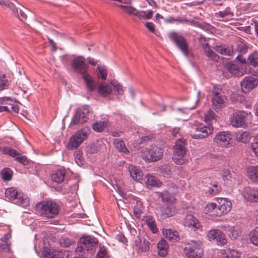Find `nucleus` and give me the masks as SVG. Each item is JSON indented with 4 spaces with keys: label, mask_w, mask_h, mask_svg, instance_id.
Here are the masks:
<instances>
[{
    "label": "nucleus",
    "mask_w": 258,
    "mask_h": 258,
    "mask_svg": "<svg viewBox=\"0 0 258 258\" xmlns=\"http://www.w3.org/2000/svg\"><path fill=\"white\" fill-rule=\"evenodd\" d=\"M96 86V85H95ZM111 84H108L105 82L101 81L99 83L98 86L95 87V90L97 89V92L102 96H106L112 92Z\"/></svg>",
    "instance_id": "5701e85b"
},
{
    "label": "nucleus",
    "mask_w": 258,
    "mask_h": 258,
    "mask_svg": "<svg viewBox=\"0 0 258 258\" xmlns=\"http://www.w3.org/2000/svg\"><path fill=\"white\" fill-rule=\"evenodd\" d=\"M66 172L63 170H59L55 171L51 175V179L54 182L59 184L61 183L64 178Z\"/></svg>",
    "instance_id": "2f4dec72"
},
{
    "label": "nucleus",
    "mask_w": 258,
    "mask_h": 258,
    "mask_svg": "<svg viewBox=\"0 0 258 258\" xmlns=\"http://www.w3.org/2000/svg\"><path fill=\"white\" fill-rule=\"evenodd\" d=\"M2 178L5 181H10L12 177V171L9 168L3 169L1 172Z\"/></svg>",
    "instance_id": "79ce46f5"
},
{
    "label": "nucleus",
    "mask_w": 258,
    "mask_h": 258,
    "mask_svg": "<svg viewBox=\"0 0 258 258\" xmlns=\"http://www.w3.org/2000/svg\"><path fill=\"white\" fill-rule=\"evenodd\" d=\"M225 97L221 93H214L212 98V106L214 109L218 111L225 106Z\"/></svg>",
    "instance_id": "dca6fc26"
},
{
    "label": "nucleus",
    "mask_w": 258,
    "mask_h": 258,
    "mask_svg": "<svg viewBox=\"0 0 258 258\" xmlns=\"http://www.w3.org/2000/svg\"><path fill=\"white\" fill-rule=\"evenodd\" d=\"M224 68L231 75L237 77L242 76L247 72L245 66L234 63L231 61L226 63Z\"/></svg>",
    "instance_id": "ddd939ff"
},
{
    "label": "nucleus",
    "mask_w": 258,
    "mask_h": 258,
    "mask_svg": "<svg viewBox=\"0 0 258 258\" xmlns=\"http://www.w3.org/2000/svg\"><path fill=\"white\" fill-rule=\"evenodd\" d=\"M11 243H0V252H12L11 246Z\"/></svg>",
    "instance_id": "603ef678"
},
{
    "label": "nucleus",
    "mask_w": 258,
    "mask_h": 258,
    "mask_svg": "<svg viewBox=\"0 0 258 258\" xmlns=\"http://www.w3.org/2000/svg\"><path fill=\"white\" fill-rule=\"evenodd\" d=\"M198 102H199L198 97L196 98L193 100H189L187 102L186 105L183 108V109H184V110L193 109L195 108V107L196 106ZM177 110L180 111V110H182V109L180 108H177Z\"/></svg>",
    "instance_id": "37998d69"
},
{
    "label": "nucleus",
    "mask_w": 258,
    "mask_h": 258,
    "mask_svg": "<svg viewBox=\"0 0 258 258\" xmlns=\"http://www.w3.org/2000/svg\"><path fill=\"white\" fill-rule=\"evenodd\" d=\"M208 39L204 37L203 35L201 34L199 38V41L200 44L202 46L203 48L209 45L207 42Z\"/></svg>",
    "instance_id": "0e129e2a"
},
{
    "label": "nucleus",
    "mask_w": 258,
    "mask_h": 258,
    "mask_svg": "<svg viewBox=\"0 0 258 258\" xmlns=\"http://www.w3.org/2000/svg\"><path fill=\"white\" fill-rule=\"evenodd\" d=\"M114 145L116 146V148L120 152H122L123 153L127 154L129 153V151L128 149L125 147L124 142L119 139H115L114 141Z\"/></svg>",
    "instance_id": "ea45409f"
},
{
    "label": "nucleus",
    "mask_w": 258,
    "mask_h": 258,
    "mask_svg": "<svg viewBox=\"0 0 258 258\" xmlns=\"http://www.w3.org/2000/svg\"><path fill=\"white\" fill-rule=\"evenodd\" d=\"M54 248L50 243H35L34 244L36 253L41 258H50Z\"/></svg>",
    "instance_id": "9d476101"
},
{
    "label": "nucleus",
    "mask_w": 258,
    "mask_h": 258,
    "mask_svg": "<svg viewBox=\"0 0 258 258\" xmlns=\"http://www.w3.org/2000/svg\"><path fill=\"white\" fill-rule=\"evenodd\" d=\"M90 133L91 130L88 127H85L78 131L70 138L68 148L70 150L78 148L88 138Z\"/></svg>",
    "instance_id": "39448f33"
},
{
    "label": "nucleus",
    "mask_w": 258,
    "mask_h": 258,
    "mask_svg": "<svg viewBox=\"0 0 258 258\" xmlns=\"http://www.w3.org/2000/svg\"><path fill=\"white\" fill-rule=\"evenodd\" d=\"M5 196L13 203L21 207H26L29 205V200L27 196L14 187L6 189Z\"/></svg>",
    "instance_id": "7ed1b4c3"
},
{
    "label": "nucleus",
    "mask_w": 258,
    "mask_h": 258,
    "mask_svg": "<svg viewBox=\"0 0 258 258\" xmlns=\"http://www.w3.org/2000/svg\"><path fill=\"white\" fill-rule=\"evenodd\" d=\"M196 26L204 30H209L211 29L212 26L207 24H201L200 23H195Z\"/></svg>",
    "instance_id": "774afa93"
},
{
    "label": "nucleus",
    "mask_w": 258,
    "mask_h": 258,
    "mask_svg": "<svg viewBox=\"0 0 258 258\" xmlns=\"http://www.w3.org/2000/svg\"><path fill=\"white\" fill-rule=\"evenodd\" d=\"M221 258H240L242 252L230 248L222 249L219 252Z\"/></svg>",
    "instance_id": "412c9836"
},
{
    "label": "nucleus",
    "mask_w": 258,
    "mask_h": 258,
    "mask_svg": "<svg viewBox=\"0 0 258 258\" xmlns=\"http://www.w3.org/2000/svg\"><path fill=\"white\" fill-rule=\"evenodd\" d=\"M68 255L66 250L55 248L50 258H66Z\"/></svg>",
    "instance_id": "4c0bfd02"
},
{
    "label": "nucleus",
    "mask_w": 258,
    "mask_h": 258,
    "mask_svg": "<svg viewBox=\"0 0 258 258\" xmlns=\"http://www.w3.org/2000/svg\"><path fill=\"white\" fill-rule=\"evenodd\" d=\"M163 154V150L162 148L154 146L149 149H146L143 152V157L150 162H156L162 158Z\"/></svg>",
    "instance_id": "6e6552de"
},
{
    "label": "nucleus",
    "mask_w": 258,
    "mask_h": 258,
    "mask_svg": "<svg viewBox=\"0 0 258 258\" xmlns=\"http://www.w3.org/2000/svg\"><path fill=\"white\" fill-rule=\"evenodd\" d=\"M248 136L249 134L247 132H244L240 134L237 135L236 138L238 142L246 143L248 142Z\"/></svg>",
    "instance_id": "3c124183"
},
{
    "label": "nucleus",
    "mask_w": 258,
    "mask_h": 258,
    "mask_svg": "<svg viewBox=\"0 0 258 258\" xmlns=\"http://www.w3.org/2000/svg\"><path fill=\"white\" fill-rule=\"evenodd\" d=\"M59 206L53 201H43L35 206L37 212L41 216L54 218L58 215Z\"/></svg>",
    "instance_id": "f03ea898"
},
{
    "label": "nucleus",
    "mask_w": 258,
    "mask_h": 258,
    "mask_svg": "<svg viewBox=\"0 0 258 258\" xmlns=\"http://www.w3.org/2000/svg\"><path fill=\"white\" fill-rule=\"evenodd\" d=\"M213 131V127L203 126L200 122L197 121L191 125L190 135L192 138L195 139H203L210 135Z\"/></svg>",
    "instance_id": "20e7f679"
},
{
    "label": "nucleus",
    "mask_w": 258,
    "mask_h": 258,
    "mask_svg": "<svg viewBox=\"0 0 258 258\" xmlns=\"http://www.w3.org/2000/svg\"><path fill=\"white\" fill-rule=\"evenodd\" d=\"M204 190L209 196H214L220 191L221 187L216 181H213L205 186Z\"/></svg>",
    "instance_id": "4be33fe9"
},
{
    "label": "nucleus",
    "mask_w": 258,
    "mask_h": 258,
    "mask_svg": "<svg viewBox=\"0 0 258 258\" xmlns=\"http://www.w3.org/2000/svg\"><path fill=\"white\" fill-rule=\"evenodd\" d=\"M99 250L94 258H109V255L107 254L106 247L103 245H101V244L99 245Z\"/></svg>",
    "instance_id": "c03bdc74"
},
{
    "label": "nucleus",
    "mask_w": 258,
    "mask_h": 258,
    "mask_svg": "<svg viewBox=\"0 0 258 258\" xmlns=\"http://www.w3.org/2000/svg\"><path fill=\"white\" fill-rule=\"evenodd\" d=\"M185 141L183 139H178L174 147L172 158L174 162L179 165L183 163V158L186 153Z\"/></svg>",
    "instance_id": "423d86ee"
},
{
    "label": "nucleus",
    "mask_w": 258,
    "mask_h": 258,
    "mask_svg": "<svg viewBox=\"0 0 258 258\" xmlns=\"http://www.w3.org/2000/svg\"><path fill=\"white\" fill-rule=\"evenodd\" d=\"M218 216L228 213L231 209V202L226 198H219L216 203Z\"/></svg>",
    "instance_id": "2eb2a0df"
},
{
    "label": "nucleus",
    "mask_w": 258,
    "mask_h": 258,
    "mask_svg": "<svg viewBox=\"0 0 258 258\" xmlns=\"http://www.w3.org/2000/svg\"><path fill=\"white\" fill-rule=\"evenodd\" d=\"M240 85L243 92H249L257 86L258 80L255 76L252 75L246 76L241 81Z\"/></svg>",
    "instance_id": "4468645a"
},
{
    "label": "nucleus",
    "mask_w": 258,
    "mask_h": 258,
    "mask_svg": "<svg viewBox=\"0 0 258 258\" xmlns=\"http://www.w3.org/2000/svg\"><path fill=\"white\" fill-rule=\"evenodd\" d=\"M232 13L228 11L227 9H225L223 11H219L215 13V16L217 18H224L225 17L231 15Z\"/></svg>",
    "instance_id": "052dcab7"
},
{
    "label": "nucleus",
    "mask_w": 258,
    "mask_h": 258,
    "mask_svg": "<svg viewBox=\"0 0 258 258\" xmlns=\"http://www.w3.org/2000/svg\"><path fill=\"white\" fill-rule=\"evenodd\" d=\"M111 84L114 87L116 95H122L123 94V89L121 85L114 82H112Z\"/></svg>",
    "instance_id": "8fccbe9b"
},
{
    "label": "nucleus",
    "mask_w": 258,
    "mask_h": 258,
    "mask_svg": "<svg viewBox=\"0 0 258 258\" xmlns=\"http://www.w3.org/2000/svg\"><path fill=\"white\" fill-rule=\"evenodd\" d=\"M8 85V81L6 79V75H3L0 76V90L2 91L6 89Z\"/></svg>",
    "instance_id": "864d4df0"
},
{
    "label": "nucleus",
    "mask_w": 258,
    "mask_h": 258,
    "mask_svg": "<svg viewBox=\"0 0 258 258\" xmlns=\"http://www.w3.org/2000/svg\"><path fill=\"white\" fill-rule=\"evenodd\" d=\"M169 38L172 40L176 46L180 49L183 54L187 57L189 54L188 44L185 38L176 33L172 32L169 34Z\"/></svg>",
    "instance_id": "0eeeda50"
},
{
    "label": "nucleus",
    "mask_w": 258,
    "mask_h": 258,
    "mask_svg": "<svg viewBox=\"0 0 258 258\" xmlns=\"http://www.w3.org/2000/svg\"><path fill=\"white\" fill-rule=\"evenodd\" d=\"M146 185L148 188L151 189L153 187H160L162 182L156 176L153 175H148Z\"/></svg>",
    "instance_id": "a878e982"
},
{
    "label": "nucleus",
    "mask_w": 258,
    "mask_h": 258,
    "mask_svg": "<svg viewBox=\"0 0 258 258\" xmlns=\"http://www.w3.org/2000/svg\"><path fill=\"white\" fill-rule=\"evenodd\" d=\"M97 70L96 71V75L98 79L105 80L107 78L108 71L104 66L98 64Z\"/></svg>",
    "instance_id": "c9c22d12"
},
{
    "label": "nucleus",
    "mask_w": 258,
    "mask_h": 258,
    "mask_svg": "<svg viewBox=\"0 0 258 258\" xmlns=\"http://www.w3.org/2000/svg\"><path fill=\"white\" fill-rule=\"evenodd\" d=\"M239 236L238 231L233 228H231L229 230V236L231 240H235Z\"/></svg>",
    "instance_id": "4d7b16f0"
},
{
    "label": "nucleus",
    "mask_w": 258,
    "mask_h": 258,
    "mask_svg": "<svg viewBox=\"0 0 258 258\" xmlns=\"http://www.w3.org/2000/svg\"><path fill=\"white\" fill-rule=\"evenodd\" d=\"M16 160L24 166L27 165L29 163V160L25 156L19 155L16 157Z\"/></svg>",
    "instance_id": "680f3d73"
},
{
    "label": "nucleus",
    "mask_w": 258,
    "mask_h": 258,
    "mask_svg": "<svg viewBox=\"0 0 258 258\" xmlns=\"http://www.w3.org/2000/svg\"><path fill=\"white\" fill-rule=\"evenodd\" d=\"M183 250L188 258H201L203 253L199 243H186Z\"/></svg>",
    "instance_id": "1a4fd4ad"
},
{
    "label": "nucleus",
    "mask_w": 258,
    "mask_h": 258,
    "mask_svg": "<svg viewBox=\"0 0 258 258\" xmlns=\"http://www.w3.org/2000/svg\"><path fill=\"white\" fill-rule=\"evenodd\" d=\"M248 176L254 182H258V165L251 166L247 168Z\"/></svg>",
    "instance_id": "72a5a7b5"
},
{
    "label": "nucleus",
    "mask_w": 258,
    "mask_h": 258,
    "mask_svg": "<svg viewBox=\"0 0 258 258\" xmlns=\"http://www.w3.org/2000/svg\"><path fill=\"white\" fill-rule=\"evenodd\" d=\"M163 235L169 241L175 240L178 241L180 240L178 233L175 230L170 229H163Z\"/></svg>",
    "instance_id": "cd10ccee"
},
{
    "label": "nucleus",
    "mask_w": 258,
    "mask_h": 258,
    "mask_svg": "<svg viewBox=\"0 0 258 258\" xmlns=\"http://www.w3.org/2000/svg\"><path fill=\"white\" fill-rule=\"evenodd\" d=\"M214 50L221 54L227 56H231L233 53V49L232 45H222L216 46Z\"/></svg>",
    "instance_id": "bb28decb"
},
{
    "label": "nucleus",
    "mask_w": 258,
    "mask_h": 258,
    "mask_svg": "<svg viewBox=\"0 0 258 258\" xmlns=\"http://www.w3.org/2000/svg\"><path fill=\"white\" fill-rule=\"evenodd\" d=\"M72 67L76 72L81 75L86 83L88 91H93L96 87L95 83L93 78L86 73L88 68L85 62V59L82 56L75 57L72 62Z\"/></svg>",
    "instance_id": "f257e3e1"
},
{
    "label": "nucleus",
    "mask_w": 258,
    "mask_h": 258,
    "mask_svg": "<svg viewBox=\"0 0 258 258\" xmlns=\"http://www.w3.org/2000/svg\"><path fill=\"white\" fill-rule=\"evenodd\" d=\"M247 64L254 67H258V52H254L249 55Z\"/></svg>",
    "instance_id": "58836bf2"
},
{
    "label": "nucleus",
    "mask_w": 258,
    "mask_h": 258,
    "mask_svg": "<svg viewBox=\"0 0 258 258\" xmlns=\"http://www.w3.org/2000/svg\"><path fill=\"white\" fill-rule=\"evenodd\" d=\"M177 212L176 208L173 205H169L163 208L161 211L160 217L162 219L173 216Z\"/></svg>",
    "instance_id": "c85d7f7f"
},
{
    "label": "nucleus",
    "mask_w": 258,
    "mask_h": 258,
    "mask_svg": "<svg viewBox=\"0 0 258 258\" xmlns=\"http://www.w3.org/2000/svg\"><path fill=\"white\" fill-rule=\"evenodd\" d=\"M207 237L210 241L222 242L226 240L225 235L219 229H214L209 230L207 234Z\"/></svg>",
    "instance_id": "6ab92c4d"
},
{
    "label": "nucleus",
    "mask_w": 258,
    "mask_h": 258,
    "mask_svg": "<svg viewBox=\"0 0 258 258\" xmlns=\"http://www.w3.org/2000/svg\"><path fill=\"white\" fill-rule=\"evenodd\" d=\"M160 197L161 198L163 202L169 203L171 201L172 197L171 195L167 191L161 193L160 194Z\"/></svg>",
    "instance_id": "5fc2aeb1"
},
{
    "label": "nucleus",
    "mask_w": 258,
    "mask_h": 258,
    "mask_svg": "<svg viewBox=\"0 0 258 258\" xmlns=\"http://www.w3.org/2000/svg\"><path fill=\"white\" fill-rule=\"evenodd\" d=\"M139 244H137V246L139 247V249L142 252H146L149 250V246L148 243H139Z\"/></svg>",
    "instance_id": "69168bd1"
},
{
    "label": "nucleus",
    "mask_w": 258,
    "mask_h": 258,
    "mask_svg": "<svg viewBox=\"0 0 258 258\" xmlns=\"http://www.w3.org/2000/svg\"><path fill=\"white\" fill-rule=\"evenodd\" d=\"M243 196L251 202H258V187L255 188L245 187L243 191Z\"/></svg>",
    "instance_id": "aec40b11"
},
{
    "label": "nucleus",
    "mask_w": 258,
    "mask_h": 258,
    "mask_svg": "<svg viewBox=\"0 0 258 258\" xmlns=\"http://www.w3.org/2000/svg\"><path fill=\"white\" fill-rule=\"evenodd\" d=\"M184 224L185 226L191 227L192 229H194V231L197 232H199V231L202 230V226L199 220L196 219L192 215H187L186 216Z\"/></svg>",
    "instance_id": "a211bd4d"
},
{
    "label": "nucleus",
    "mask_w": 258,
    "mask_h": 258,
    "mask_svg": "<svg viewBox=\"0 0 258 258\" xmlns=\"http://www.w3.org/2000/svg\"><path fill=\"white\" fill-rule=\"evenodd\" d=\"M236 50L240 55L245 54L248 51V44L243 39H239L236 43Z\"/></svg>",
    "instance_id": "c756f323"
},
{
    "label": "nucleus",
    "mask_w": 258,
    "mask_h": 258,
    "mask_svg": "<svg viewBox=\"0 0 258 258\" xmlns=\"http://www.w3.org/2000/svg\"><path fill=\"white\" fill-rule=\"evenodd\" d=\"M205 54L210 57L212 60H215L217 59V55L210 47L209 45L203 48Z\"/></svg>",
    "instance_id": "49530a36"
},
{
    "label": "nucleus",
    "mask_w": 258,
    "mask_h": 258,
    "mask_svg": "<svg viewBox=\"0 0 258 258\" xmlns=\"http://www.w3.org/2000/svg\"><path fill=\"white\" fill-rule=\"evenodd\" d=\"M205 213L211 216H218L216 203L208 204L204 209Z\"/></svg>",
    "instance_id": "f704fd0d"
},
{
    "label": "nucleus",
    "mask_w": 258,
    "mask_h": 258,
    "mask_svg": "<svg viewBox=\"0 0 258 258\" xmlns=\"http://www.w3.org/2000/svg\"><path fill=\"white\" fill-rule=\"evenodd\" d=\"M98 243H78V246L76 248V252L78 256H75L74 258H84L83 255L86 253H93L97 246Z\"/></svg>",
    "instance_id": "f8f14e48"
},
{
    "label": "nucleus",
    "mask_w": 258,
    "mask_h": 258,
    "mask_svg": "<svg viewBox=\"0 0 258 258\" xmlns=\"http://www.w3.org/2000/svg\"><path fill=\"white\" fill-rule=\"evenodd\" d=\"M249 239L251 242L258 241V228L252 230L250 232Z\"/></svg>",
    "instance_id": "6e6d98bb"
},
{
    "label": "nucleus",
    "mask_w": 258,
    "mask_h": 258,
    "mask_svg": "<svg viewBox=\"0 0 258 258\" xmlns=\"http://www.w3.org/2000/svg\"><path fill=\"white\" fill-rule=\"evenodd\" d=\"M16 9V12L19 15V17H21V19L26 20L27 18V15L25 14V13L21 9L18 8L15 6V7L13 8V10H15Z\"/></svg>",
    "instance_id": "e2e57ef3"
},
{
    "label": "nucleus",
    "mask_w": 258,
    "mask_h": 258,
    "mask_svg": "<svg viewBox=\"0 0 258 258\" xmlns=\"http://www.w3.org/2000/svg\"><path fill=\"white\" fill-rule=\"evenodd\" d=\"M78 242H98V240L94 237H92L88 235H84L82 236Z\"/></svg>",
    "instance_id": "bf43d9fd"
},
{
    "label": "nucleus",
    "mask_w": 258,
    "mask_h": 258,
    "mask_svg": "<svg viewBox=\"0 0 258 258\" xmlns=\"http://www.w3.org/2000/svg\"><path fill=\"white\" fill-rule=\"evenodd\" d=\"M215 113L211 110H209L205 115V121L208 123H212L215 120Z\"/></svg>",
    "instance_id": "09e8293b"
},
{
    "label": "nucleus",
    "mask_w": 258,
    "mask_h": 258,
    "mask_svg": "<svg viewBox=\"0 0 258 258\" xmlns=\"http://www.w3.org/2000/svg\"><path fill=\"white\" fill-rule=\"evenodd\" d=\"M248 113L244 111H236L230 117V124L234 127H243L246 125Z\"/></svg>",
    "instance_id": "9b49d317"
},
{
    "label": "nucleus",
    "mask_w": 258,
    "mask_h": 258,
    "mask_svg": "<svg viewBox=\"0 0 258 258\" xmlns=\"http://www.w3.org/2000/svg\"><path fill=\"white\" fill-rule=\"evenodd\" d=\"M137 10L131 6H126L125 11L130 15L136 16L137 13Z\"/></svg>",
    "instance_id": "338daca9"
},
{
    "label": "nucleus",
    "mask_w": 258,
    "mask_h": 258,
    "mask_svg": "<svg viewBox=\"0 0 258 258\" xmlns=\"http://www.w3.org/2000/svg\"><path fill=\"white\" fill-rule=\"evenodd\" d=\"M251 147L256 156L258 157V137L255 138L251 144Z\"/></svg>",
    "instance_id": "13d9d810"
},
{
    "label": "nucleus",
    "mask_w": 258,
    "mask_h": 258,
    "mask_svg": "<svg viewBox=\"0 0 258 258\" xmlns=\"http://www.w3.org/2000/svg\"><path fill=\"white\" fill-rule=\"evenodd\" d=\"M107 124L106 121L97 122L92 124V128L96 132H101L107 126Z\"/></svg>",
    "instance_id": "a19ab883"
},
{
    "label": "nucleus",
    "mask_w": 258,
    "mask_h": 258,
    "mask_svg": "<svg viewBox=\"0 0 258 258\" xmlns=\"http://www.w3.org/2000/svg\"><path fill=\"white\" fill-rule=\"evenodd\" d=\"M88 118L84 116V115H82L81 110L78 109L76 111L75 114L74 115L71 124L76 125L78 123L83 124L86 121Z\"/></svg>",
    "instance_id": "7c9ffc66"
},
{
    "label": "nucleus",
    "mask_w": 258,
    "mask_h": 258,
    "mask_svg": "<svg viewBox=\"0 0 258 258\" xmlns=\"http://www.w3.org/2000/svg\"><path fill=\"white\" fill-rule=\"evenodd\" d=\"M133 210L135 216L138 219H140L141 215L143 213L142 203L140 201H137L134 206Z\"/></svg>",
    "instance_id": "e433bc0d"
},
{
    "label": "nucleus",
    "mask_w": 258,
    "mask_h": 258,
    "mask_svg": "<svg viewBox=\"0 0 258 258\" xmlns=\"http://www.w3.org/2000/svg\"><path fill=\"white\" fill-rule=\"evenodd\" d=\"M157 171L164 176L169 175L171 172L170 166L168 165H163L158 167Z\"/></svg>",
    "instance_id": "a18cd8bd"
},
{
    "label": "nucleus",
    "mask_w": 258,
    "mask_h": 258,
    "mask_svg": "<svg viewBox=\"0 0 258 258\" xmlns=\"http://www.w3.org/2000/svg\"><path fill=\"white\" fill-rule=\"evenodd\" d=\"M157 248L158 255L161 257H165L168 253L169 245L168 243H157Z\"/></svg>",
    "instance_id": "473e14b6"
},
{
    "label": "nucleus",
    "mask_w": 258,
    "mask_h": 258,
    "mask_svg": "<svg viewBox=\"0 0 258 258\" xmlns=\"http://www.w3.org/2000/svg\"><path fill=\"white\" fill-rule=\"evenodd\" d=\"M4 153L6 154L9 155L15 158L20 155L19 153L16 150L9 147H5L3 150Z\"/></svg>",
    "instance_id": "de8ad7c7"
},
{
    "label": "nucleus",
    "mask_w": 258,
    "mask_h": 258,
    "mask_svg": "<svg viewBox=\"0 0 258 258\" xmlns=\"http://www.w3.org/2000/svg\"><path fill=\"white\" fill-rule=\"evenodd\" d=\"M232 139L231 134L228 132H220L215 136L214 141L221 145L226 146L229 144Z\"/></svg>",
    "instance_id": "f3484780"
},
{
    "label": "nucleus",
    "mask_w": 258,
    "mask_h": 258,
    "mask_svg": "<svg viewBox=\"0 0 258 258\" xmlns=\"http://www.w3.org/2000/svg\"><path fill=\"white\" fill-rule=\"evenodd\" d=\"M129 172L132 178L136 181H139L142 179L143 173L138 167L134 165H131L128 167Z\"/></svg>",
    "instance_id": "393cba45"
},
{
    "label": "nucleus",
    "mask_w": 258,
    "mask_h": 258,
    "mask_svg": "<svg viewBox=\"0 0 258 258\" xmlns=\"http://www.w3.org/2000/svg\"><path fill=\"white\" fill-rule=\"evenodd\" d=\"M146 223L148 227L154 233H155L158 231L156 223L154 218L151 216H147L143 217L141 221V224Z\"/></svg>",
    "instance_id": "b1692460"
}]
</instances>
